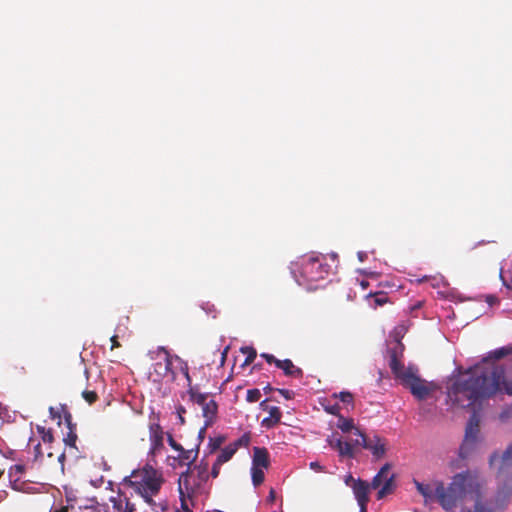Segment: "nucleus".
<instances>
[{
    "label": "nucleus",
    "mask_w": 512,
    "mask_h": 512,
    "mask_svg": "<svg viewBox=\"0 0 512 512\" xmlns=\"http://www.w3.org/2000/svg\"><path fill=\"white\" fill-rule=\"evenodd\" d=\"M497 394L512 396V379L506 375L502 365H495L488 371H469L458 377L449 389L451 401L461 408H468L476 402Z\"/></svg>",
    "instance_id": "nucleus-1"
},
{
    "label": "nucleus",
    "mask_w": 512,
    "mask_h": 512,
    "mask_svg": "<svg viewBox=\"0 0 512 512\" xmlns=\"http://www.w3.org/2000/svg\"><path fill=\"white\" fill-rule=\"evenodd\" d=\"M417 491L424 497L425 503L437 501L441 507L450 512L463 502L468 489L473 485V477L469 471L456 474L448 487L442 481H435L431 484H423L414 481ZM486 512V508L480 502H476L474 511Z\"/></svg>",
    "instance_id": "nucleus-2"
},
{
    "label": "nucleus",
    "mask_w": 512,
    "mask_h": 512,
    "mask_svg": "<svg viewBox=\"0 0 512 512\" xmlns=\"http://www.w3.org/2000/svg\"><path fill=\"white\" fill-rule=\"evenodd\" d=\"M164 481L162 471L147 463L125 477L124 484L132 488L154 512H163L166 506L157 503L154 498L159 494Z\"/></svg>",
    "instance_id": "nucleus-3"
},
{
    "label": "nucleus",
    "mask_w": 512,
    "mask_h": 512,
    "mask_svg": "<svg viewBox=\"0 0 512 512\" xmlns=\"http://www.w3.org/2000/svg\"><path fill=\"white\" fill-rule=\"evenodd\" d=\"M404 345L399 338H396L392 346L388 347L389 367L395 378L410 390L411 394L418 400H425L433 391V386L417 375V370L412 367L405 368L401 357Z\"/></svg>",
    "instance_id": "nucleus-4"
},
{
    "label": "nucleus",
    "mask_w": 512,
    "mask_h": 512,
    "mask_svg": "<svg viewBox=\"0 0 512 512\" xmlns=\"http://www.w3.org/2000/svg\"><path fill=\"white\" fill-rule=\"evenodd\" d=\"M330 272V265L322 255L310 256L302 261L301 276L308 283L325 279Z\"/></svg>",
    "instance_id": "nucleus-5"
},
{
    "label": "nucleus",
    "mask_w": 512,
    "mask_h": 512,
    "mask_svg": "<svg viewBox=\"0 0 512 512\" xmlns=\"http://www.w3.org/2000/svg\"><path fill=\"white\" fill-rule=\"evenodd\" d=\"M355 436V445H361L362 448L369 450L375 459H381L386 454V440L384 438L376 434L367 436L359 429H356Z\"/></svg>",
    "instance_id": "nucleus-6"
},
{
    "label": "nucleus",
    "mask_w": 512,
    "mask_h": 512,
    "mask_svg": "<svg viewBox=\"0 0 512 512\" xmlns=\"http://www.w3.org/2000/svg\"><path fill=\"white\" fill-rule=\"evenodd\" d=\"M191 470V488L194 491H198L201 489L203 484H205L209 479V463L206 458H202L199 463L195 464L193 467H188L187 470Z\"/></svg>",
    "instance_id": "nucleus-7"
},
{
    "label": "nucleus",
    "mask_w": 512,
    "mask_h": 512,
    "mask_svg": "<svg viewBox=\"0 0 512 512\" xmlns=\"http://www.w3.org/2000/svg\"><path fill=\"white\" fill-rule=\"evenodd\" d=\"M159 350L165 353V358L163 361H158L152 365L150 374L156 376L154 381L159 382L168 375H171V380H174L176 375L172 370V357L164 347L159 348Z\"/></svg>",
    "instance_id": "nucleus-8"
},
{
    "label": "nucleus",
    "mask_w": 512,
    "mask_h": 512,
    "mask_svg": "<svg viewBox=\"0 0 512 512\" xmlns=\"http://www.w3.org/2000/svg\"><path fill=\"white\" fill-rule=\"evenodd\" d=\"M191 470L188 469L181 473L179 479H178V491H179V497L181 501V508L183 512H193L188 504L186 497L190 498L196 491H194L191 488Z\"/></svg>",
    "instance_id": "nucleus-9"
},
{
    "label": "nucleus",
    "mask_w": 512,
    "mask_h": 512,
    "mask_svg": "<svg viewBox=\"0 0 512 512\" xmlns=\"http://www.w3.org/2000/svg\"><path fill=\"white\" fill-rule=\"evenodd\" d=\"M327 442L331 448L338 451L340 457L354 458L357 448L361 447V445H355L351 441L343 440L336 434L328 437Z\"/></svg>",
    "instance_id": "nucleus-10"
},
{
    "label": "nucleus",
    "mask_w": 512,
    "mask_h": 512,
    "mask_svg": "<svg viewBox=\"0 0 512 512\" xmlns=\"http://www.w3.org/2000/svg\"><path fill=\"white\" fill-rule=\"evenodd\" d=\"M479 423H480V419H479L477 413L474 412L471 415L469 422L466 426L465 440L460 447L461 457H465L466 450L469 448V446L475 444L477 435L479 433Z\"/></svg>",
    "instance_id": "nucleus-11"
},
{
    "label": "nucleus",
    "mask_w": 512,
    "mask_h": 512,
    "mask_svg": "<svg viewBox=\"0 0 512 512\" xmlns=\"http://www.w3.org/2000/svg\"><path fill=\"white\" fill-rule=\"evenodd\" d=\"M492 468L497 469L498 473L504 472L512 466V442L501 454L494 452L489 459Z\"/></svg>",
    "instance_id": "nucleus-12"
},
{
    "label": "nucleus",
    "mask_w": 512,
    "mask_h": 512,
    "mask_svg": "<svg viewBox=\"0 0 512 512\" xmlns=\"http://www.w3.org/2000/svg\"><path fill=\"white\" fill-rule=\"evenodd\" d=\"M164 431L159 423L149 425V440L151 443L150 453L155 454L163 448Z\"/></svg>",
    "instance_id": "nucleus-13"
},
{
    "label": "nucleus",
    "mask_w": 512,
    "mask_h": 512,
    "mask_svg": "<svg viewBox=\"0 0 512 512\" xmlns=\"http://www.w3.org/2000/svg\"><path fill=\"white\" fill-rule=\"evenodd\" d=\"M62 410H64V420L67 424L68 432L64 436L63 441L66 446L70 448L77 449L76 447V441H77V433H76V425L72 423V415L71 413L66 409L65 406H62Z\"/></svg>",
    "instance_id": "nucleus-14"
},
{
    "label": "nucleus",
    "mask_w": 512,
    "mask_h": 512,
    "mask_svg": "<svg viewBox=\"0 0 512 512\" xmlns=\"http://www.w3.org/2000/svg\"><path fill=\"white\" fill-rule=\"evenodd\" d=\"M217 411L218 405L216 401L213 399H210L202 406V414L203 417L205 418V426L199 432V437L201 439L203 438V434L205 433L206 427L210 426L213 423L217 415Z\"/></svg>",
    "instance_id": "nucleus-15"
},
{
    "label": "nucleus",
    "mask_w": 512,
    "mask_h": 512,
    "mask_svg": "<svg viewBox=\"0 0 512 512\" xmlns=\"http://www.w3.org/2000/svg\"><path fill=\"white\" fill-rule=\"evenodd\" d=\"M115 512H134L136 510L135 504L132 503L125 495L119 494L110 499Z\"/></svg>",
    "instance_id": "nucleus-16"
},
{
    "label": "nucleus",
    "mask_w": 512,
    "mask_h": 512,
    "mask_svg": "<svg viewBox=\"0 0 512 512\" xmlns=\"http://www.w3.org/2000/svg\"><path fill=\"white\" fill-rule=\"evenodd\" d=\"M270 465L269 453L264 447H254L252 466L267 469Z\"/></svg>",
    "instance_id": "nucleus-17"
},
{
    "label": "nucleus",
    "mask_w": 512,
    "mask_h": 512,
    "mask_svg": "<svg viewBox=\"0 0 512 512\" xmlns=\"http://www.w3.org/2000/svg\"><path fill=\"white\" fill-rule=\"evenodd\" d=\"M277 368L281 369L288 377L301 379L303 377V370L294 365L290 359L280 360L277 362Z\"/></svg>",
    "instance_id": "nucleus-18"
},
{
    "label": "nucleus",
    "mask_w": 512,
    "mask_h": 512,
    "mask_svg": "<svg viewBox=\"0 0 512 512\" xmlns=\"http://www.w3.org/2000/svg\"><path fill=\"white\" fill-rule=\"evenodd\" d=\"M353 492L358 503L369 502V485L366 481L358 479L354 481Z\"/></svg>",
    "instance_id": "nucleus-19"
},
{
    "label": "nucleus",
    "mask_w": 512,
    "mask_h": 512,
    "mask_svg": "<svg viewBox=\"0 0 512 512\" xmlns=\"http://www.w3.org/2000/svg\"><path fill=\"white\" fill-rule=\"evenodd\" d=\"M179 455L177 459L179 460L180 465H187L191 467L192 464L196 461L199 454V446L195 449L186 450L182 447V450H179Z\"/></svg>",
    "instance_id": "nucleus-20"
},
{
    "label": "nucleus",
    "mask_w": 512,
    "mask_h": 512,
    "mask_svg": "<svg viewBox=\"0 0 512 512\" xmlns=\"http://www.w3.org/2000/svg\"><path fill=\"white\" fill-rule=\"evenodd\" d=\"M74 512H108V505L93 498L89 500V504L79 506Z\"/></svg>",
    "instance_id": "nucleus-21"
},
{
    "label": "nucleus",
    "mask_w": 512,
    "mask_h": 512,
    "mask_svg": "<svg viewBox=\"0 0 512 512\" xmlns=\"http://www.w3.org/2000/svg\"><path fill=\"white\" fill-rule=\"evenodd\" d=\"M236 451L237 444H229L228 446L223 448L216 458L217 464L223 465L224 463L228 462L236 453Z\"/></svg>",
    "instance_id": "nucleus-22"
},
{
    "label": "nucleus",
    "mask_w": 512,
    "mask_h": 512,
    "mask_svg": "<svg viewBox=\"0 0 512 512\" xmlns=\"http://www.w3.org/2000/svg\"><path fill=\"white\" fill-rule=\"evenodd\" d=\"M188 394H189L190 400L193 403H196L201 407L208 401V396H209L208 393H200L194 387H190L188 389Z\"/></svg>",
    "instance_id": "nucleus-23"
},
{
    "label": "nucleus",
    "mask_w": 512,
    "mask_h": 512,
    "mask_svg": "<svg viewBox=\"0 0 512 512\" xmlns=\"http://www.w3.org/2000/svg\"><path fill=\"white\" fill-rule=\"evenodd\" d=\"M395 484H394V476L391 475L388 479H385L381 488L379 489L377 493V499H382L388 494L392 493L394 490Z\"/></svg>",
    "instance_id": "nucleus-24"
},
{
    "label": "nucleus",
    "mask_w": 512,
    "mask_h": 512,
    "mask_svg": "<svg viewBox=\"0 0 512 512\" xmlns=\"http://www.w3.org/2000/svg\"><path fill=\"white\" fill-rule=\"evenodd\" d=\"M337 427L344 433L350 432L354 430L356 431V427L354 426V421L352 418H345L343 416H339L337 421Z\"/></svg>",
    "instance_id": "nucleus-25"
},
{
    "label": "nucleus",
    "mask_w": 512,
    "mask_h": 512,
    "mask_svg": "<svg viewBox=\"0 0 512 512\" xmlns=\"http://www.w3.org/2000/svg\"><path fill=\"white\" fill-rule=\"evenodd\" d=\"M26 466L23 464H15L9 469V477L15 482L21 479L22 474L25 472Z\"/></svg>",
    "instance_id": "nucleus-26"
},
{
    "label": "nucleus",
    "mask_w": 512,
    "mask_h": 512,
    "mask_svg": "<svg viewBox=\"0 0 512 512\" xmlns=\"http://www.w3.org/2000/svg\"><path fill=\"white\" fill-rule=\"evenodd\" d=\"M251 476H252V483L255 487L261 485L264 481V472L263 469L260 467H254L251 468Z\"/></svg>",
    "instance_id": "nucleus-27"
},
{
    "label": "nucleus",
    "mask_w": 512,
    "mask_h": 512,
    "mask_svg": "<svg viewBox=\"0 0 512 512\" xmlns=\"http://www.w3.org/2000/svg\"><path fill=\"white\" fill-rule=\"evenodd\" d=\"M511 354H512V346H504V347L495 349L494 351L490 352V358L499 360V359H502Z\"/></svg>",
    "instance_id": "nucleus-28"
},
{
    "label": "nucleus",
    "mask_w": 512,
    "mask_h": 512,
    "mask_svg": "<svg viewBox=\"0 0 512 512\" xmlns=\"http://www.w3.org/2000/svg\"><path fill=\"white\" fill-rule=\"evenodd\" d=\"M175 359L177 361H179V370L180 372L184 375L185 379L187 380V383H188V386L189 388L190 387H193L191 384H192V379L190 377V374H189V367H188V364L186 361H183L180 357L178 356H175Z\"/></svg>",
    "instance_id": "nucleus-29"
},
{
    "label": "nucleus",
    "mask_w": 512,
    "mask_h": 512,
    "mask_svg": "<svg viewBox=\"0 0 512 512\" xmlns=\"http://www.w3.org/2000/svg\"><path fill=\"white\" fill-rule=\"evenodd\" d=\"M241 352L246 355L243 365H250L256 358L257 353L253 347H242Z\"/></svg>",
    "instance_id": "nucleus-30"
},
{
    "label": "nucleus",
    "mask_w": 512,
    "mask_h": 512,
    "mask_svg": "<svg viewBox=\"0 0 512 512\" xmlns=\"http://www.w3.org/2000/svg\"><path fill=\"white\" fill-rule=\"evenodd\" d=\"M369 296L373 297L375 307L382 306L388 302V296L384 292L370 293Z\"/></svg>",
    "instance_id": "nucleus-31"
},
{
    "label": "nucleus",
    "mask_w": 512,
    "mask_h": 512,
    "mask_svg": "<svg viewBox=\"0 0 512 512\" xmlns=\"http://www.w3.org/2000/svg\"><path fill=\"white\" fill-rule=\"evenodd\" d=\"M82 397L90 405L95 403L98 400L97 393L92 390H84L82 392Z\"/></svg>",
    "instance_id": "nucleus-32"
},
{
    "label": "nucleus",
    "mask_w": 512,
    "mask_h": 512,
    "mask_svg": "<svg viewBox=\"0 0 512 512\" xmlns=\"http://www.w3.org/2000/svg\"><path fill=\"white\" fill-rule=\"evenodd\" d=\"M341 402L347 405H353V395L348 391H341L339 394H334Z\"/></svg>",
    "instance_id": "nucleus-33"
},
{
    "label": "nucleus",
    "mask_w": 512,
    "mask_h": 512,
    "mask_svg": "<svg viewBox=\"0 0 512 512\" xmlns=\"http://www.w3.org/2000/svg\"><path fill=\"white\" fill-rule=\"evenodd\" d=\"M38 431L41 434L42 440L44 443H52L54 440V436L52 431L46 430L44 427H38Z\"/></svg>",
    "instance_id": "nucleus-34"
},
{
    "label": "nucleus",
    "mask_w": 512,
    "mask_h": 512,
    "mask_svg": "<svg viewBox=\"0 0 512 512\" xmlns=\"http://www.w3.org/2000/svg\"><path fill=\"white\" fill-rule=\"evenodd\" d=\"M261 398V392L259 389H249L247 391L246 400L250 403L257 402Z\"/></svg>",
    "instance_id": "nucleus-35"
},
{
    "label": "nucleus",
    "mask_w": 512,
    "mask_h": 512,
    "mask_svg": "<svg viewBox=\"0 0 512 512\" xmlns=\"http://www.w3.org/2000/svg\"><path fill=\"white\" fill-rule=\"evenodd\" d=\"M281 411L277 406H272L269 408V417L272 418L274 423H279L281 419Z\"/></svg>",
    "instance_id": "nucleus-36"
},
{
    "label": "nucleus",
    "mask_w": 512,
    "mask_h": 512,
    "mask_svg": "<svg viewBox=\"0 0 512 512\" xmlns=\"http://www.w3.org/2000/svg\"><path fill=\"white\" fill-rule=\"evenodd\" d=\"M223 443L222 437L210 438L209 446L211 448V452L217 450L221 444Z\"/></svg>",
    "instance_id": "nucleus-37"
},
{
    "label": "nucleus",
    "mask_w": 512,
    "mask_h": 512,
    "mask_svg": "<svg viewBox=\"0 0 512 512\" xmlns=\"http://www.w3.org/2000/svg\"><path fill=\"white\" fill-rule=\"evenodd\" d=\"M249 443H250V436L248 434H244L233 444H237V449H238L241 446H248Z\"/></svg>",
    "instance_id": "nucleus-38"
},
{
    "label": "nucleus",
    "mask_w": 512,
    "mask_h": 512,
    "mask_svg": "<svg viewBox=\"0 0 512 512\" xmlns=\"http://www.w3.org/2000/svg\"><path fill=\"white\" fill-rule=\"evenodd\" d=\"M384 482V478L380 477V475H375L371 481V488L372 489H378L380 486H382Z\"/></svg>",
    "instance_id": "nucleus-39"
},
{
    "label": "nucleus",
    "mask_w": 512,
    "mask_h": 512,
    "mask_svg": "<svg viewBox=\"0 0 512 512\" xmlns=\"http://www.w3.org/2000/svg\"><path fill=\"white\" fill-rule=\"evenodd\" d=\"M64 413V410H62V407L60 409H55L54 407L49 408V414L52 419H61V413Z\"/></svg>",
    "instance_id": "nucleus-40"
},
{
    "label": "nucleus",
    "mask_w": 512,
    "mask_h": 512,
    "mask_svg": "<svg viewBox=\"0 0 512 512\" xmlns=\"http://www.w3.org/2000/svg\"><path fill=\"white\" fill-rule=\"evenodd\" d=\"M261 357L264 358L266 360L267 363L269 364H275V366L277 367V362H280L279 359L275 358L274 355L272 354H269V353H262L261 354Z\"/></svg>",
    "instance_id": "nucleus-41"
},
{
    "label": "nucleus",
    "mask_w": 512,
    "mask_h": 512,
    "mask_svg": "<svg viewBox=\"0 0 512 512\" xmlns=\"http://www.w3.org/2000/svg\"><path fill=\"white\" fill-rule=\"evenodd\" d=\"M389 470H390V465L389 464H385L384 466L381 467V469L379 470L377 475H380V477L384 478V480L388 479L390 477L388 475L389 474Z\"/></svg>",
    "instance_id": "nucleus-42"
},
{
    "label": "nucleus",
    "mask_w": 512,
    "mask_h": 512,
    "mask_svg": "<svg viewBox=\"0 0 512 512\" xmlns=\"http://www.w3.org/2000/svg\"><path fill=\"white\" fill-rule=\"evenodd\" d=\"M168 443L175 451L182 450V445L177 443L171 435H168Z\"/></svg>",
    "instance_id": "nucleus-43"
},
{
    "label": "nucleus",
    "mask_w": 512,
    "mask_h": 512,
    "mask_svg": "<svg viewBox=\"0 0 512 512\" xmlns=\"http://www.w3.org/2000/svg\"><path fill=\"white\" fill-rule=\"evenodd\" d=\"M221 466H222V464H217V461L215 460V462L212 465V469H211V476L213 478H217L219 476Z\"/></svg>",
    "instance_id": "nucleus-44"
},
{
    "label": "nucleus",
    "mask_w": 512,
    "mask_h": 512,
    "mask_svg": "<svg viewBox=\"0 0 512 512\" xmlns=\"http://www.w3.org/2000/svg\"><path fill=\"white\" fill-rule=\"evenodd\" d=\"M41 457H42L41 444L38 443L34 447V459H33V461L37 462Z\"/></svg>",
    "instance_id": "nucleus-45"
},
{
    "label": "nucleus",
    "mask_w": 512,
    "mask_h": 512,
    "mask_svg": "<svg viewBox=\"0 0 512 512\" xmlns=\"http://www.w3.org/2000/svg\"><path fill=\"white\" fill-rule=\"evenodd\" d=\"M273 419L270 418V417H267V418H264L261 422V425L266 427V428H271V427H274L275 425H277V423H274V421H272Z\"/></svg>",
    "instance_id": "nucleus-46"
},
{
    "label": "nucleus",
    "mask_w": 512,
    "mask_h": 512,
    "mask_svg": "<svg viewBox=\"0 0 512 512\" xmlns=\"http://www.w3.org/2000/svg\"><path fill=\"white\" fill-rule=\"evenodd\" d=\"M278 391L286 399H292L294 396V392L288 389H279Z\"/></svg>",
    "instance_id": "nucleus-47"
},
{
    "label": "nucleus",
    "mask_w": 512,
    "mask_h": 512,
    "mask_svg": "<svg viewBox=\"0 0 512 512\" xmlns=\"http://www.w3.org/2000/svg\"><path fill=\"white\" fill-rule=\"evenodd\" d=\"M57 461L59 463L61 472H64L65 452H61L57 455Z\"/></svg>",
    "instance_id": "nucleus-48"
},
{
    "label": "nucleus",
    "mask_w": 512,
    "mask_h": 512,
    "mask_svg": "<svg viewBox=\"0 0 512 512\" xmlns=\"http://www.w3.org/2000/svg\"><path fill=\"white\" fill-rule=\"evenodd\" d=\"M185 413H186V409H185V407H183V406H181V405H180L179 407H177V414H178V416H179V420H180V423H181V424H184V423H185V419H184V417H183V414H185Z\"/></svg>",
    "instance_id": "nucleus-49"
},
{
    "label": "nucleus",
    "mask_w": 512,
    "mask_h": 512,
    "mask_svg": "<svg viewBox=\"0 0 512 512\" xmlns=\"http://www.w3.org/2000/svg\"><path fill=\"white\" fill-rule=\"evenodd\" d=\"M309 466H310V468H311L312 470L317 471V472H324V471H325V470H324V467H323V466H321V465L319 464V462H316V461H315V462H311V463L309 464Z\"/></svg>",
    "instance_id": "nucleus-50"
},
{
    "label": "nucleus",
    "mask_w": 512,
    "mask_h": 512,
    "mask_svg": "<svg viewBox=\"0 0 512 512\" xmlns=\"http://www.w3.org/2000/svg\"><path fill=\"white\" fill-rule=\"evenodd\" d=\"M110 341H111V350L115 349V348H118L121 346V344L119 343L118 341V336L117 335H113L111 338H110Z\"/></svg>",
    "instance_id": "nucleus-51"
},
{
    "label": "nucleus",
    "mask_w": 512,
    "mask_h": 512,
    "mask_svg": "<svg viewBox=\"0 0 512 512\" xmlns=\"http://www.w3.org/2000/svg\"><path fill=\"white\" fill-rule=\"evenodd\" d=\"M339 409V406L336 404L331 407H328L326 410L332 415H338Z\"/></svg>",
    "instance_id": "nucleus-52"
},
{
    "label": "nucleus",
    "mask_w": 512,
    "mask_h": 512,
    "mask_svg": "<svg viewBox=\"0 0 512 512\" xmlns=\"http://www.w3.org/2000/svg\"><path fill=\"white\" fill-rule=\"evenodd\" d=\"M228 350H229V346H227L221 353V360H220V365L223 366L225 364V361H226V358H227V353H228Z\"/></svg>",
    "instance_id": "nucleus-53"
},
{
    "label": "nucleus",
    "mask_w": 512,
    "mask_h": 512,
    "mask_svg": "<svg viewBox=\"0 0 512 512\" xmlns=\"http://www.w3.org/2000/svg\"><path fill=\"white\" fill-rule=\"evenodd\" d=\"M50 512H68V506H60L54 510H51Z\"/></svg>",
    "instance_id": "nucleus-54"
},
{
    "label": "nucleus",
    "mask_w": 512,
    "mask_h": 512,
    "mask_svg": "<svg viewBox=\"0 0 512 512\" xmlns=\"http://www.w3.org/2000/svg\"><path fill=\"white\" fill-rule=\"evenodd\" d=\"M276 498V493H275V490L274 489H271L269 491V496H268V500L273 502Z\"/></svg>",
    "instance_id": "nucleus-55"
},
{
    "label": "nucleus",
    "mask_w": 512,
    "mask_h": 512,
    "mask_svg": "<svg viewBox=\"0 0 512 512\" xmlns=\"http://www.w3.org/2000/svg\"><path fill=\"white\" fill-rule=\"evenodd\" d=\"M404 332H405L404 326H399V327H396V329H395V333L397 334V336H400Z\"/></svg>",
    "instance_id": "nucleus-56"
},
{
    "label": "nucleus",
    "mask_w": 512,
    "mask_h": 512,
    "mask_svg": "<svg viewBox=\"0 0 512 512\" xmlns=\"http://www.w3.org/2000/svg\"><path fill=\"white\" fill-rule=\"evenodd\" d=\"M360 506L359 512H367V503H358Z\"/></svg>",
    "instance_id": "nucleus-57"
},
{
    "label": "nucleus",
    "mask_w": 512,
    "mask_h": 512,
    "mask_svg": "<svg viewBox=\"0 0 512 512\" xmlns=\"http://www.w3.org/2000/svg\"><path fill=\"white\" fill-rule=\"evenodd\" d=\"M360 286L362 287V289H366V288H368V286H369V282H368V281H366V280H362V281L360 282Z\"/></svg>",
    "instance_id": "nucleus-58"
},
{
    "label": "nucleus",
    "mask_w": 512,
    "mask_h": 512,
    "mask_svg": "<svg viewBox=\"0 0 512 512\" xmlns=\"http://www.w3.org/2000/svg\"><path fill=\"white\" fill-rule=\"evenodd\" d=\"M487 301H488L489 304H493V303H495L497 301V298L494 297V296H489Z\"/></svg>",
    "instance_id": "nucleus-59"
},
{
    "label": "nucleus",
    "mask_w": 512,
    "mask_h": 512,
    "mask_svg": "<svg viewBox=\"0 0 512 512\" xmlns=\"http://www.w3.org/2000/svg\"><path fill=\"white\" fill-rule=\"evenodd\" d=\"M47 456H48V458H52L53 457V453L52 452H48Z\"/></svg>",
    "instance_id": "nucleus-60"
},
{
    "label": "nucleus",
    "mask_w": 512,
    "mask_h": 512,
    "mask_svg": "<svg viewBox=\"0 0 512 512\" xmlns=\"http://www.w3.org/2000/svg\"><path fill=\"white\" fill-rule=\"evenodd\" d=\"M266 402H267V400L262 401V402H261V404H260V405H261V407H264V405L266 404Z\"/></svg>",
    "instance_id": "nucleus-61"
},
{
    "label": "nucleus",
    "mask_w": 512,
    "mask_h": 512,
    "mask_svg": "<svg viewBox=\"0 0 512 512\" xmlns=\"http://www.w3.org/2000/svg\"><path fill=\"white\" fill-rule=\"evenodd\" d=\"M352 479H353V478H352V476L350 475V476L347 478L346 483H348V481H350V480H352Z\"/></svg>",
    "instance_id": "nucleus-62"
},
{
    "label": "nucleus",
    "mask_w": 512,
    "mask_h": 512,
    "mask_svg": "<svg viewBox=\"0 0 512 512\" xmlns=\"http://www.w3.org/2000/svg\"><path fill=\"white\" fill-rule=\"evenodd\" d=\"M4 470L0 469V477L3 475Z\"/></svg>",
    "instance_id": "nucleus-63"
},
{
    "label": "nucleus",
    "mask_w": 512,
    "mask_h": 512,
    "mask_svg": "<svg viewBox=\"0 0 512 512\" xmlns=\"http://www.w3.org/2000/svg\"><path fill=\"white\" fill-rule=\"evenodd\" d=\"M359 258H360V260H362V258H363L362 253H359Z\"/></svg>",
    "instance_id": "nucleus-64"
}]
</instances>
